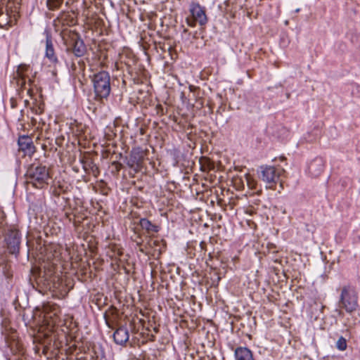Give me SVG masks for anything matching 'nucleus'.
I'll return each instance as SVG.
<instances>
[{
	"mask_svg": "<svg viewBox=\"0 0 360 360\" xmlns=\"http://www.w3.org/2000/svg\"><path fill=\"white\" fill-rule=\"evenodd\" d=\"M148 245L150 248H153L159 245V241L157 240L150 239L148 242Z\"/></svg>",
	"mask_w": 360,
	"mask_h": 360,
	"instance_id": "obj_23",
	"label": "nucleus"
},
{
	"mask_svg": "<svg viewBox=\"0 0 360 360\" xmlns=\"http://www.w3.org/2000/svg\"><path fill=\"white\" fill-rule=\"evenodd\" d=\"M140 225L143 229H146L148 233H157L159 231L158 226L153 224L146 219H141L140 220Z\"/></svg>",
	"mask_w": 360,
	"mask_h": 360,
	"instance_id": "obj_14",
	"label": "nucleus"
},
{
	"mask_svg": "<svg viewBox=\"0 0 360 360\" xmlns=\"http://www.w3.org/2000/svg\"><path fill=\"white\" fill-rule=\"evenodd\" d=\"M347 341L343 337H340L336 342L337 348L341 351L345 350L347 349Z\"/></svg>",
	"mask_w": 360,
	"mask_h": 360,
	"instance_id": "obj_20",
	"label": "nucleus"
},
{
	"mask_svg": "<svg viewBox=\"0 0 360 360\" xmlns=\"http://www.w3.org/2000/svg\"><path fill=\"white\" fill-rule=\"evenodd\" d=\"M340 303L347 312H352L358 307V297L355 289L349 285L342 288Z\"/></svg>",
	"mask_w": 360,
	"mask_h": 360,
	"instance_id": "obj_3",
	"label": "nucleus"
},
{
	"mask_svg": "<svg viewBox=\"0 0 360 360\" xmlns=\"http://www.w3.org/2000/svg\"><path fill=\"white\" fill-rule=\"evenodd\" d=\"M214 274L216 276V282L218 283L220 281V277L218 275V273L216 271V270L213 271Z\"/></svg>",
	"mask_w": 360,
	"mask_h": 360,
	"instance_id": "obj_26",
	"label": "nucleus"
},
{
	"mask_svg": "<svg viewBox=\"0 0 360 360\" xmlns=\"http://www.w3.org/2000/svg\"><path fill=\"white\" fill-rule=\"evenodd\" d=\"M20 150L23 151L25 155H30L34 152V146L31 139L29 136H21L18 139Z\"/></svg>",
	"mask_w": 360,
	"mask_h": 360,
	"instance_id": "obj_8",
	"label": "nucleus"
},
{
	"mask_svg": "<svg viewBox=\"0 0 360 360\" xmlns=\"http://www.w3.org/2000/svg\"><path fill=\"white\" fill-rule=\"evenodd\" d=\"M27 183L37 188H43L49 184L50 175L45 166L31 165L27 171Z\"/></svg>",
	"mask_w": 360,
	"mask_h": 360,
	"instance_id": "obj_1",
	"label": "nucleus"
},
{
	"mask_svg": "<svg viewBox=\"0 0 360 360\" xmlns=\"http://www.w3.org/2000/svg\"><path fill=\"white\" fill-rule=\"evenodd\" d=\"M62 2L63 0H47V5L49 9L54 10L58 8Z\"/></svg>",
	"mask_w": 360,
	"mask_h": 360,
	"instance_id": "obj_19",
	"label": "nucleus"
},
{
	"mask_svg": "<svg viewBox=\"0 0 360 360\" xmlns=\"http://www.w3.org/2000/svg\"><path fill=\"white\" fill-rule=\"evenodd\" d=\"M65 215L68 218H69V215L67 213L65 214Z\"/></svg>",
	"mask_w": 360,
	"mask_h": 360,
	"instance_id": "obj_32",
	"label": "nucleus"
},
{
	"mask_svg": "<svg viewBox=\"0 0 360 360\" xmlns=\"http://www.w3.org/2000/svg\"><path fill=\"white\" fill-rule=\"evenodd\" d=\"M191 18H187L186 22L190 27H194L196 22L200 25H204L207 22L205 11L202 7L198 4H193L190 8Z\"/></svg>",
	"mask_w": 360,
	"mask_h": 360,
	"instance_id": "obj_5",
	"label": "nucleus"
},
{
	"mask_svg": "<svg viewBox=\"0 0 360 360\" xmlns=\"http://www.w3.org/2000/svg\"><path fill=\"white\" fill-rule=\"evenodd\" d=\"M262 181L269 184V187H271L278 178L279 173L277 172L276 169L272 166H266L262 167Z\"/></svg>",
	"mask_w": 360,
	"mask_h": 360,
	"instance_id": "obj_7",
	"label": "nucleus"
},
{
	"mask_svg": "<svg viewBox=\"0 0 360 360\" xmlns=\"http://www.w3.org/2000/svg\"><path fill=\"white\" fill-rule=\"evenodd\" d=\"M236 360H253L252 354L246 347H239L235 351Z\"/></svg>",
	"mask_w": 360,
	"mask_h": 360,
	"instance_id": "obj_12",
	"label": "nucleus"
},
{
	"mask_svg": "<svg viewBox=\"0 0 360 360\" xmlns=\"http://www.w3.org/2000/svg\"><path fill=\"white\" fill-rule=\"evenodd\" d=\"M246 186L250 189H254L256 187V181L248 174L244 175Z\"/></svg>",
	"mask_w": 360,
	"mask_h": 360,
	"instance_id": "obj_18",
	"label": "nucleus"
},
{
	"mask_svg": "<svg viewBox=\"0 0 360 360\" xmlns=\"http://www.w3.org/2000/svg\"><path fill=\"white\" fill-rule=\"evenodd\" d=\"M110 78L107 72L102 71L94 75L93 79L94 92L96 97L107 98L110 93Z\"/></svg>",
	"mask_w": 360,
	"mask_h": 360,
	"instance_id": "obj_2",
	"label": "nucleus"
},
{
	"mask_svg": "<svg viewBox=\"0 0 360 360\" xmlns=\"http://www.w3.org/2000/svg\"><path fill=\"white\" fill-rule=\"evenodd\" d=\"M25 105H29V101L27 99H25Z\"/></svg>",
	"mask_w": 360,
	"mask_h": 360,
	"instance_id": "obj_27",
	"label": "nucleus"
},
{
	"mask_svg": "<svg viewBox=\"0 0 360 360\" xmlns=\"http://www.w3.org/2000/svg\"><path fill=\"white\" fill-rule=\"evenodd\" d=\"M136 165H137V166H139V165H140L139 161H138V162H136Z\"/></svg>",
	"mask_w": 360,
	"mask_h": 360,
	"instance_id": "obj_30",
	"label": "nucleus"
},
{
	"mask_svg": "<svg viewBox=\"0 0 360 360\" xmlns=\"http://www.w3.org/2000/svg\"><path fill=\"white\" fill-rule=\"evenodd\" d=\"M44 311H47V307H44Z\"/></svg>",
	"mask_w": 360,
	"mask_h": 360,
	"instance_id": "obj_31",
	"label": "nucleus"
},
{
	"mask_svg": "<svg viewBox=\"0 0 360 360\" xmlns=\"http://www.w3.org/2000/svg\"><path fill=\"white\" fill-rule=\"evenodd\" d=\"M73 52L77 56H82L85 52V46L82 40H76L73 46Z\"/></svg>",
	"mask_w": 360,
	"mask_h": 360,
	"instance_id": "obj_15",
	"label": "nucleus"
},
{
	"mask_svg": "<svg viewBox=\"0 0 360 360\" xmlns=\"http://www.w3.org/2000/svg\"><path fill=\"white\" fill-rule=\"evenodd\" d=\"M7 248L11 254L19 252L20 245V236L19 231L16 229H11L6 236Z\"/></svg>",
	"mask_w": 360,
	"mask_h": 360,
	"instance_id": "obj_6",
	"label": "nucleus"
},
{
	"mask_svg": "<svg viewBox=\"0 0 360 360\" xmlns=\"http://www.w3.org/2000/svg\"><path fill=\"white\" fill-rule=\"evenodd\" d=\"M246 212L250 215H252L255 212L253 207H250L247 208Z\"/></svg>",
	"mask_w": 360,
	"mask_h": 360,
	"instance_id": "obj_25",
	"label": "nucleus"
},
{
	"mask_svg": "<svg viewBox=\"0 0 360 360\" xmlns=\"http://www.w3.org/2000/svg\"><path fill=\"white\" fill-rule=\"evenodd\" d=\"M66 360H86V359L82 357H77L75 355H70V356L67 357Z\"/></svg>",
	"mask_w": 360,
	"mask_h": 360,
	"instance_id": "obj_24",
	"label": "nucleus"
},
{
	"mask_svg": "<svg viewBox=\"0 0 360 360\" xmlns=\"http://www.w3.org/2000/svg\"><path fill=\"white\" fill-rule=\"evenodd\" d=\"M233 183L237 190L244 189L245 181L244 176H236L233 179Z\"/></svg>",
	"mask_w": 360,
	"mask_h": 360,
	"instance_id": "obj_17",
	"label": "nucleus"
},
{
	"mask_svg": "<svg viewBox=\"0 0 360 360\" xmlns=\"http://www.w3.org/2000/svg\"><path fill=\"white\" fill-rule=\"evenodd\" d=\"M46 56L53 63L57 62V58L55 56L52 41L49 38L46 39Z\"/></svg>",
	"mask_w": 360,
	"mask_h": 360,
	"instance_id": "obj_13",
	"label": "nucleus"
},
{
	"mask_svg": "<svg viewBox=\"0 0 360 360\" xmlns=\"http://www.w3.org/2000/svg\"><path fill=\"white\" fill-rule=\"evenodd\" d=\"M129 338V335L127 329L122 327L117 329L113 334L115 342L119 345H123L127 342Z\"/></svg>",
	"mask_w": 360,
	"mask_h": 360,
	"instance_id": "obj_11",
	"label": "nucleus"
},
{
	"mask_svg": "<svg viewBox=\"0 0 360 360\" xmlns=\"http://www.w3.org/2000/svg\"><path fill=\"white\" fill-rule=\"evenodd\" d=\"M56 20L63 25L68 26L75 25L77 22L76 16L73 12H63L57 18Z\"/></svg>",
	"mask_w": 360,
	"mask_h": 360,
	"instance_id": "obj_10",
	"label": "nucleus"
},
{
	"mask_svg": "<svg viewBox=\"0 0 360 360\" xmlns=\"http://www.w3.org/2000/svg\"><path fill=\"white\" fill-rule=\"evenodd\" d=\"M46 349H47V347H44V350H43V352H44V354H46Z\"/></svg>",
	"mask_w": 360,
	"mask_h": 360,
	"instance_id": "obj_28",
	"label": "nucleus"
},
{
	"mask_svg": "<svg viewBox=\"0 0 360 360\" xmlns=\"http://www.w3.org/2000/svg\"><path fill=\"white\" fill-rule=\"evenodd\" d=\"M5 224V214L2 211H0V229L4 226Z\"/></svg>",
	"mask_w": 360,
	"mask_h": 360,
	"instance_id": "obj_22",
	"label": "nucleus"
},
{
	"mask_svg": "<svg viewBox=\"0 0 360 360\" xmlns=\"http://www.w3.org/2000/svg\"><path fill=\"white\" fill-rule=\"evenodd\" d=\"M133 240L136 243L138 246H139V250L145 254H150V251L146 246L142 245V239L140 236L135 233L134 238Z\"/></svg>",
	"mask_w": 360,
	"mask_h": 360,
	"instance_id": "obj_16",
	"label": "nucleus"
},
{
	"mask_svg": "<svg viewBox=\"0 0 360 360\" xmlns=\"http://www.w3.org/2000/svg\"><path fill=\"white\" fill-rule=\"evenodd\" d=\"M29 66L25 64H21L18 66L16 72L17 84L20 86V94L24 96L25 94L32 97L33 89L31 87V80L29 79L28 84L26 83L25 77V72L28 70Z\"/></svg>",
	"mask_w": 360,
	"mask_h": 360,
	"instance_id": "obj_4",
	"label": "nucleus"
},
{
	"mask_svg": "<svg viewBox=\"0 0 360 360\" xmlns=\"http://www.w3.org/2000/svg\"><path fill=\"white\" fill-rule=\"evenodd\" d=\"M116 165H117V170L118 171L120 169L117 167V166L120 165L116 163Z\"/></svg>",
	"mask_w": 360,
	"mask_h": 360,
	"instance_id": "obj_29",
	"label": "nucleus"
},
{
	"mask_svg": "<svg viewBox=\"0 0 360 360\" xmlns=\"http://www.w3.org/2000/svg\"><path fill=\"white\" fill-rule=\"evenodd\" d=\"M106 254L111 259H115V261L122 262L123 252L120 245L110 243L108 246Z\"/></svg>",
	"mask_w": 360,
	"mask_h": 360,
	"instance_id": "obj_9",
	"label": "nucleus"
},
{
	"mask_svg": "<svg viewBox=\"0 0 360 360\" xmlns=\"http://www.w3.org/2000/svg\"><path fill=\"white\" fill-rule=\"evenodd\" d=\"M8 24L9 20L7 14L0 11V27L4 28Z\"/></svg>",
	"mask_w": 360,
	"mask_h": 360,
	"instance_id": "obj_21",
	"label": "nucleus"
}]
</instances>
